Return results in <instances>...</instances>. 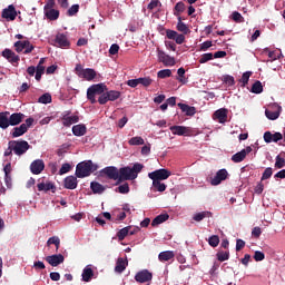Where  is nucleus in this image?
<instances>
[{"instance_id": "obj_1", "label": "nucleus", "mask_w": 285, "mask_h": 285, "mask_svg": "<svg viewBox=\"0 0 285 285\" xmlns=\"http://www.w3.org/2000/svg\"><path fill=\"white\" fill-rule=\"evenodd\" d=\"M144 168V164L135 163L132 167L126 166L119 169L115 166H109L104 168L101 173L105 174L108 179L116 180V186H119L125 181L135 180Z\"/></svg>"}, {"instance_id": "obj_2", "label": "nucleus", "mask_w": 285, "mask_h": 285, "mask_svg": "<svg viewBox=\"0 0 285 285\" xmlns=\"http://www.w3.org/2000/svg\"><path fill=\"white\" fill-rule=\"evenodd\" d=\"M96 170H98V166L92 160H83L76 165V177L82 179L91 176Z\"/></svg>"}, {"instance_id": "obj_3", "label": "nucleus", "mask_w": 285, "mask_h": 285, "mask_svg": "<svg viewBox=\"0 0 285 285\" xmlns=\"http://www.w3.org/2000/svg\"><path fill=\"white\" fill-rule=\"evenodd\" d=\"M108 90L107 86L102 83L92 85L87 89V99L90 104L95 105L97 102L96 96H102Z\"/></svg>"}, {"instance_id": "obj_4", "label": "nucleus", "mask_w": 285, "mask_h": 285, "mask_svg": "<svg viewBox=\"0 0 285 285\" xmlns=\"http://www.w3.org/2000/svg\"><path fill=\"white\" fill-rule=\"evenodd\" d=\"M9 144L13 154L17 156H22L30 150V142H27L26 140H11Z\"/></svg>"}, {"instance_id": "obj_5", "label": "nucleus", "mask_w": 285, "mask_h": 285, "mask_svg": "<svg viewBox=\"0 0 285 285\" xmlns=\"http://www.w3.org/2000/svg\"><path fill=\"white\" fill-rule=\"evenodd\" d=\"M121 96L120 91L118 90H106V92H104L99 99L98 102L100 105H106L108 104V101H116L117 99H119Z\"/></svg>"}, {"instance_id": "obj_6", "label": "nucleus", "mask_w": 285, "mask_h": 285, "mask_svg": "<svg viewBox=\"0 0 285 285\" xmlns=\"http://www.w3.org/2000/svg\"><path fill=\"white\" fill-rule=\"evenodd\" d=\"M171 176V173L168 169H157L148 174V178L153 181L167 180Z\"/></svg>"}, {"instance_id": "obj_7", "label": "nucleus", "mask_w": 285, "mask_h": 285, "mask_svg": "<svg viewBox=\"0 0 285 285\" xmlns=\"http://www.w3.org/2000/svg\"><path fill=\"white\" fill-rule=\"evenodd\" d=\"M53 45L56 47L66 49V48H70L71 42H70L68 36H66L63 33H58V35L55 36Z\"/></svg>"}, {"instance_id": "obj_8", "label": "nucleus", "mask_w": 285, "mask_h": 285, "mask_svg": "<svg viewBox=\"0 0 285 285\" xmlns=\"http://www.w3.org/2000/svg\"><path fill=\"white\" fill-rule=\"evenodd\" d=\"M70 115H71V110H67V111H65V114L61 118L62 125L65 127H71L72 125L79 122V116L78 115H73V116H70Z\"/></svg>"}, {"instance_id": "obj_9", "label": "nucleus", "mask_w": 285, "mask_h": 285, "mask_svg": "<svg viewBox=\"0 0 285 285\" xmlns=\"http://www.w3.org/2000/svg\"><path fill=\"white\" fill-rule=\"evenodd\" d=\"M17 17H18V12L14 4H9L2 11V18L6 19L7 21H14Z\"/></svg>"}, {"instance_id": "obj_10", "label": "nucleus", "mask_w": 285, "mask_h": 285, "mask_svg": "<svg viewBox=\"0 0 285 285\" xmlns=\"http://www.w3.org/2000/svg\"><path fill=\"white\" fill-rule=\"evenodd\" d=\"M158 60L164 63L165 67H173L176 65L175 58L161 50H158Z\"/></svg>"}, {"instance_id": "obj_11", "label": "nucleus", "mask_w": 285, "mask_h": 285, "mask_svg": "<svg viewBox=\"0 0 285 285\" xmlns=\"http://www.w3.org/2000/svg\"><path fill=\"white\" fill-rule=\"evenodd\" d=\"M135 279L140 284L148 283L153 279V273L149 272L148 269L139 271L136 274Z\"/></svg>"}, {"instance_id": "obj_12", "label": "nucleus", "mask_w": 285, "mask_h": 285, "mask_svg": "<svg viewBox=\"0 0 285 285\" xmlns=\"http://www.w3.org/2000/svg\"><path fill=\"white\" fill-rule=\"evenodd\" d=\"M228 177V171L226 169H219L216 173V176L212 178V186H219L223 181H225Z\"/></svg>"}, {"instance_id": "obj_13", "label": "nucleus", "mask_w": 285, "mask_h": 285, "mask_svg": "<svg viewBox=\"0 0 285 285\" xmlns=\"http://www.w3.org/2000/svg\"><path fill=\"white\" fill-rule=\"evenodd\" d=\"M2 57L8 60L9 63H19L20 62V56L17 55L16 52H13L12 50L10 49H4L2 51Z\"/></svg>"}, {"instance_id": "obj_14", "label": "nucleus", "mask_w": 285, "mask_h": 285, "mask_svg": "<svg viewBox=\"0 0 285 285\" xmlns=\"http://www.w3.org/2000/svg\"><path fill=\"white\" fill-rule=\"evenodd\" d=\"M284 138L282 132H275L272 134L271 131H266L265 134H263V139L265 140V142L271 144V142H278L279 140H282Z\"/></svg>"}, {"instance_id": "obj_15", "label": "nucleus", "mask_w": 285, "mask_h": 285, "mask_svg": "<svg viewBox=\"0 0 285 285\" xmlns=\"http://www.w3.org/2000/svg\"><path fill=\"white\" fill-rule=\"evenodd\" d=\"M46 261L52 267H57L65 262V256L62 254H55V255L47 256Z\"/></svg>"}, {"instance_id": "obj_16", "label": "nucleus", "mask_w": 285, "mask_h": 285, "mask_svg": "<svg viewBox=\"0 0 285 285\" xmlns=\"http://www.w3.org/2000/svg\"><path fill=\"white\" fill-rule=\"evenodd\" d=\"M30 170L33 175H40L45 170V163L41 159L33 160L30 164Z\"/></svg>"}, {"instance_id": "obj_17", "label": "nucleus", "mask_w": 285, "mask_h": 285, "mask_svg": "<svg viewBox=\"0 0 285 285\" xmlns=\"http://www.w3.org/2000/svg\"><path fill=\"white\" fill-rule=\"evenodd\" d=\"M169 130H171L173 135H178V136H185L190 132L189 127L179 126V125H174L169 127Z\"/></svg>"}, {"instance_id": "obj_18", "label": "nucleus", "mask_w": 285, "mask_h": 285, "mask_svg": "<svg viewBox=\"0 0 285 285\" xmlns=\"http://www.w3.org/2000/svg\"><path fill=\"white\" fill-rule=\"evenodd\" d=\"M82 281L86 283H90L91 279L95 277V272L91 265H86L81 274Z\"/></svg>"}, {"instance_id": "obj_19", "label": "nucleus", "mask_w": 285, "mask_h": 285, "mask_svg": "<svg viewBox=\"0 0 285 285\" xmlns=\"http://www.w3.org/2000/svg\"><path fill=\"white\" fill-rule=\"evenodd\" d=\"M227 117H228L227 109H225V108H220V109L216 110L213 116V118L215 120H218L219 124H225L227 120Z\"/></svg>"}, {"instance_id": "obj_20", "label": "nucleus", "mask_w": 285, "mask_h": 285, "mask_svg": "<svg viewBox=\"0 0 285 285\" xmlns=\"http://www.w3.org/2000/svg\"><path fill=\"white\" fill-rule=\"evenodd\" d=\"M10 112L9 111H3L0 112V129H8L9 126H11L10 124Z\"/></svg>"}, {"instance_id": "obj_21", "label": "nucleus", "mask_w": 285, "mask_h": 285, "mask_svg": "<svg viewBox=\"0 0 285 285\" xmlns=\"http://www.w3.org/2000/svg\"><path fill=\"white\" fill-rule=\"evenodd\" d=\"M24 117L26 116L22 112H13L9 116V121L13 127L19 126L23 121Z\"/></svg>"}, {"instance_id": "obj_22", "label": "nucleus", "mask_w": 285, "mask_h": 285, "mask_svg": "<svg viewBox=\"0 0 285 285\" xmlns=\"http://www.w3.org/2000/svg\"><path fill=\"white\" fill-rule=\"evenodd\" d=\"M63 187L67 189H76L78 187V179L75 176H68L63 179Z\"/></svg>"}, {"instance_id": "obj_23", "label": "nucleus", "mask_w": 285, "mask_h": 285, "mask_svg": "<svg viewBox=\"0 0 285 285\" xmlns=\"http://www.w3.org/2000/svg\"><path fill=\"white\" fill-rule=\"evenodd\" d=\"M51 190V193H56L57 187L52 181H47V183H39L38 184V191H49Z\"/></svg>"}, {"instance_id": "obj_24", "label": "nucleus", "mask_w": 285, "mask_h": 285, "mask_svg": "<svg viewBox=\"0 0 285 285\" xmlns=\"http://www.w3.org/2000/svg\"><path fill=\"white\" fill-rule=\"evenodd\" d=\"M177 106L180 108L181 112H184L186 117H194L196 114L195 107H190L185 104H178Z\"/></svg>"}, {"instance_id": "obj_25", "label": "nucleus", "mask_w": 285, "mask_h": 285, "mask_svg": "<svg viewBox=\"0 0 285 285\" xmlns=\"http://www.w3.org/2000/svg\"><path fill=\"white\" fill-rule=\"evenodd\" d=\"M45 12V16L46 18L49 20V21H56L59 19L60 17V11L57 10V9H47L43 11Z\"/></svg>"}, {"instance_id": "obj_26", "label": "nucleus", "mask_w": 285, "mask_h": 285, "mask_svg": "<svg viewBox=\"0 0 285 285\" xmlns=\"http://www.w3.org/2000/svg\"><path fill=\"white\" fill-rule=\"evenodd\" d=\"M127 266L128 261L119 257L116 264V268H114V271H116L117 274H122V272L127 269Z\"/></svg>"}, {"instance_id": "obj_27", "label": "nucleus", "mask_w": 285, "mask_h": 285, "mask_svg": "<svg viewBox=\"0 0 285 285\" xmlns=\"http://www.w3.org/2000/svg\"><path fill=\"white\" fill-rule=\"evenodd\" d=\"M174 257H175L174 250H164V252H160L159 255H158V259L161 263L171 261V259H174Z\"/></svg>"}, {"instance_id": "obj_28", "label": "nucleus", "mask_w": 285, "mask_h": 285, "mask_svg": "<svg viewBox=\"0 0 285 285\" xmlns=\"http://www.w3.org/2000/svg\"><path fill=\"white\" fill-rule=\"evenodd\" d=\"M96 77H97V71H95L94 69L87 68L85 69L80 78L85 79L86 81H94Z\"/></svg>"}, {"instance_id": "obj_29", "label": "nucleus", "mask_w": 285, "mask_h": 285, "mask_svg": "<svg viewBox=\"0 0 285 285\" xmlns=\"http://www.w3.org/2000/svg\"><path fill=\"white\" fill-rule=\"evenodd\" d=\"M72 135H76L77 137H81L86 135L87 128L85 125H73L71 128Z\"/></svg>"}, {"instance_id": "obj_30", "label": "nucleus", "mask_w": 285, "mask_h": 285, "mask_svg": "<svg viewBox=\"0 0 285 285\" xmlns=\"http://www.w3.org/2000/svg\"><path fill=\"white\" fill-rule=\"evenodd\" d=\"M90 189L94 194H102L106 191V187H104L98 181H91L90 183Z\"/></svg>"}, {"instance_id": "obj_31", "label": "nucleus", "mask_w": 285, "mask_h": 285, "mask_svg": "<svg viewBox=\"0 0 285 285\" xmlns=\"http://www.w3.org/2000/svg\"><path fill=\"white\" fill-rule=\"evenodd\" d=\"M169 219V214H159L156 216L151 223L154 227L164 224V222H167Z\"/></svg>"}, {"instance_id": "obj_32", "label": "nucleus", "mask_w": 285, "mask_h": 285, "mask_svg": "<svg viewBox=\"0 0 285 285\" xmlns=\"http://www.w3.org/2000/svg\"><path fill=\"white\" fill-rule=\"evenodd\" d=\"M26 46H29V40H18L13 43L17 53H21L26 49Z\"/></svg>"}, {"instance_id": "obj_33", "label": "nucleus", "mask_w": 285, "mask_h": 285, "mask_svg": "<svg viewBox=\"0 0 285 285\" xmlns=\"http://www.w3.org/2000/svg\"><path fill=\"white\" fill-rule=\"evenodd\" d=\"M178 22H177V30L179 32H183L184 35H188L189 33V28L188 26L183 21L181 17H178Z\"/></svg>"}, {"instance_id": "obj_34", "label": "nucleus", "mask_w": 285, "mask_h": 285, "mask_svg": "<svg viewBox=\"0 0 285 285\" xmlns=\"http://www.w3.org/2000/svg\"><path fill=\"white\" fill-rule=\"evenodd\" d=\"M263 90V83L259 80H256L252 86L250 92L255 95H261Z\"/></svg>"}, {"instance_id": "obj_35", "label": "nucleus", "mask_w": 285, "mask_h": 285, "mask_svg": "<svg viewBox=\"0 0 285 285\" xmlns=\"http://www.w3.org/2000/svg\"><path fill=\"white\" fill-rule=\"evenodd\" d=\"M210 217H212V213L210 212H202V213L195 214L193 219L195 222H203L204 219L210 218Z\"/></svg>"}, {"instance_id": "obj_36", "label": "nucleus", "mask_w": 285, "mask_h": 285, "mask_svg": "<svg viewBox=\"0 0 285 285\" xmlns=\"http://www.w3.org/2000/svg\"><path fill=\"white\" fill-rule=\"evenodd\" d=\"M129 229H131V226L119 229V232L117 233L119 242H124V239H126L127 236H129Z\"/></svg>"}, {"instance_id": "obj_37", "label": "nucleus", "mask_w": 285, "mask_h": 285, "mask_svg": "<svg viewBox=\"0 0 285 285\" xmlns=\"http://www.w3.org/2000/svg\"><path fill=\"white\" fill-rule=\"evenodd\" d=\"M282 155L285 156V153H281L278 156L275 158V168L276 169H283L285 168V159L282 158Z\"/></svg>"}, {"instance_id": "obj_38", "label": "nucleus", "mask_w": 285, "mask_h": 285, "mask_svg": "<svg viewBox=\"0 0 285 285\" xmlns=\"http://www.w3.org/2000/svg\"><path fill=\"white\" fill-rule=\"evenodd\" d=\"M265 115H266V117H267L269 120H276V119L279 118L281 111H279V110L266 109Z\"/></svg>"}, {"instance_id": "obj_39", "label": "nucleus", "mask_w": 285, "mask_h": 285, "mask_svg": "<svg viewBox=\"0 0 285 285\" xmlns=\"http://www.w3.org/2000/svg\"><path fill=\"white\" fill-rule=\"evenodd\" d=\"M246 158V153L245 151H238L232 157V161L235 164H239L244 161Z\"/></svg>"}, {"instance_id": "obj_40", "label": "nucleus", "mask_w": 285, "mask_h": 285, "mask_svg": "<svg viewBox=\"0 0 285 285\" xmlns=\"http://www.w3.org/2000/svg\"><path fill=\"white\" fill-rule=\"evenodd\" d=\"M185 10H186V4H185V2H177L176 6H175V12H174V14L178 18V17H180V14H181L183 12H185Z\"/></svg>"}, {"instance_id": "obj_41", "label": "nucleus", "mask_w": 285, "mask_h": 285, "mask_svg": "<svg viewBox=\"0 0 285 285\" xmlns=\"http://www.w3.org/2000/svg\"><path fill=\"white\" fill-rule=\"evenodd\" d=\"M35 124V119L32 117L28 118L26 120V124H22L20 126H18L19 128H21V130L27 134L28 129H30V127H32Z\"/></svg>"}, {"instance_id": "obj_42", "label": "nucleus", "mask_w": 285, "mask_h": 285, "mask_svg": "<svg viewBox=\"0 0 285 285\" xmlns=\"http://www.w3.org/2000/svg\"><path fill=\"white\" fill-rule=\"evenodd\" d=\"M129 146H144L145 139L141 137H134L128 140Z\"/></svg>"}, {"instance_id": "obj_43", "label": "nucleus", "mask_w": 285, "mask_h": 285, "mask_svg": "<svg viewBox=\"0 0 285 285\" xmlns=\"http://www.w3.org/2000/svg\"><path fill=\"white\" fill-rule=\"evenodd\" d=\"M216 257L219 262H226L229 259V250H218Z\"/></svg>"}, {"instance_id": "obj_44", "label": "nucleus", "mask_w": 285, "mask_h": 285, "mask_svg": "<svg viewBox=\"0 0 285 285\" xmlns=\"http://www.w3.org/2000/svg\"><path fill=\"white\" fill-rule=\"evenodd\" d=\"M47 245H55L56 250H59L60 248V238L58 236H52L47 240Z\"/></svg>"}, {"instance_id": "obj_45", "label": "nucleus", "mask_w": 285, "mask_h": 285, "mask_svg": "<svg viewBox=\"0 0 285 285\" xmlns=\"http://www.w3.org/2000/svg\"><path fill=\"white\" fill-rule=\"evenodd\" d=\"M207 243H209V245L215 248L219 246L220 243V237L218 235H213L209 237V239L207 240Z\"/></svg>"}, {"instance_id": "obj_46", "label": "nucleus", "mask_w": 285, "mask_h": 285, "mask_svg": "<svg viewBox=\"0 0 285 285\" xmlns=\"http://www.w3.org/2000/svg\"><path fill=\"white\" fill-rule=\"evenodd\" d=\"M38 102L41 104H51L52 102V96L49 92L43 94L40 98H38Z\"/></svg>"}, {"instance_id": "obj_47", "label": "nucleus", "mask_w": 285, "mask_h": 285, "mask_svg": "<svg viewBox=\"0 0 285 285\" xmlns=\"http://www.w3.org/2000/svg\"><path fill=\"white\" fill-rule=\"evenodd\" d=\"M116 191L119 193V194H122V195L129 194V193H130L129 184H128V183H125V184L120 185V186L116 189Z\"/></svg>"}, {"instance_id": "obj_48", "label": "nucleus", "mask_w": 285, "mask_h": 285, "mask_svg": "<svg viewBox=\"0 0 285 285\" xmlns=\"http://www.w3.org/2000/svg\"><path fill=\"white\" fill-rule=\"evenodd\" d=\"M250 76L252 71L243 72L242 78L239 79V82H242V87H245L248 83Z\"/></svg>"}, {"instance_id": "obj_49", "label": "nucleus", "mask_w": 285, "mask_h": 285, "mask_svg": "<svg viewBox=\"0 0 285 285\" xmlns=\"http://www.w3.org/2000/svg\"><path fill=\"white\" fill-rule=\"evenodd\" d=\"M158 79H166L171 77V70L170 69H164L157 72Z\"/></svg>"}, {"instance_id": "obj_50", "label": "nucleus", "mask_w": 285, "mask_h": 285, "mask_svg": "<svg viewBox=\"0 0 285 285\" xmlns=\"http://www.w3.org/2000/svg\"><path fill=\"white\" fill-rule=\"evenodd\" d=\"M153 186H154V188H156L157 191H160V193H163L167 189V185L161 181H153Z\"/></svg>"}, {"instance_id": "obj_51", "label": "nucleus", "mask_w": 285, "mask_h": 285, "mask_svg": "<svg viewBox=\"0 0 285 285\" xmlns=\"http://www.w3.org/2000/svg\"><path fill=\"white\" fill-rule=\"evenodd\" d=\"M79 9H80V7H79L78 3L72 4V6L68 9L67 16H69V17L76 16V14L79 12Z\"/></svg>"}, {"instance_id": "obj_52", "label": "nucleus", "mask_w": 285, "mask_h": 285, "mask_svg": "<svg viewBox=\"0 0 285 285\" xmlns=\"http://www.w3.org/2000/svg\"><path fill=\"white\" fill-rule=\"evenodd\" d=\"M232 19L236 22V23H244L245 22V18L242 16V13L234 11L232 14Z\"/></svg>"}, {"instance_id": "obj_53", "label": "nucleus", "mask_w": 285, "mask_h": 285, "mask_svg": "<svg viewBox=\"0 0 285 285\" xmlns=\"http://www.w3.org/2000/svg\"><path fill=\"white\" fill-rule=\"evenodd\" d=\"M213 58H214L213 53H203L199 59V63H207V62L212 61Z\"/></svg>"}, {"instance_id": "obj_54", "label": "nucleus", "mask_w": 285, "mask_h": 285, "mask_svg": "<svg viewBox=\"0 0 285 285\" xmlns=\"http://www.w3.org/2000/svg\"><path fill=\"white\" fill-rule=\"evenodd\" d=\"M138 83L144 87H149L153 83V79L150 77L138 78Z\"/></svg>"}, {"instance_id": "obj_55", "label": "nucleus", "mask_w": 285, "mask_h": 285, "mask_svg": "<svg viewBox=\"0 0 285 285\" xmlns=\"http://www.w3.org/2000/svg\"><path fill=\"white\" fill-rule=\"evenodd\" d=\"M272 175H273V169L271 167H267L265 169V171H263V174H262L261 181L269 179L272 177Z\"/></svg>"}, {"instance_id": "obj_56", "label": "nucleus", "mask_w": 285, "mask_h": 285, "mask_svg": "<svg viewBox=\"0 0 285 285\" xmlns=\"http://www.w3.org/2000/svg\"><path fill=\"white\" fill-rule=\"evenodd\" d=\"M22 135H26V132L21 128L14 127L12 129V132H11L12 138H18V137H21Z\"/></svg>"}, {"instance_id": "obj_57", "label": "nucleus", "mask_w": 285, "mask_h": 285, "mask_svg": "<svg viewBox=\"0 0 285 285\" xmlns=\"http://www.w3.org/2000/svg\"><path fill=\"white\" fill-rule=\"evenodd\" d=\"M71 169H72L71 164L65 163V164H62V167H61V169L59 170V174H60V175L67 174V173H69Z\"/></svg>"}, {"instance_id": "obj_58", "label": "nucleus", "mask_w": 285, "mask_h": 285, "mask_svg": "<svg viewBox=\"0 0 285 285\" xmlns=\"http://www.w3.org/2000/svg\"><path fill=\"white\" fill-rule=\"evenodd\" d=\"M253 257L255 262H263L265 259V254L262 250H255Z\"/></svg>"}, {"instance_id": "obj_59", "label": "nucleus", "mask_w": 285, "mask_h": 285, "mask_svg": "<svg viewBox=\"0 0 285 285\" xmlns=\"http://www.w3.org/2000/svg\"><path fill=\"white\" fill-rule=\"evenodd\" d=\"M223 81H224L225 83H227L228 86H234V85H235V79H234V77L230 76V75H225V76H223Z\"/></svg>"}, {"instance_id": "obj_60", "label": "nucleus", "mask_w": 285, "mask_h": 285, "mask_svg": "<svg viewBox=\"0 0 285 285\" xmlns=\"http://www.w3.org/2000/svg\"><path fill=\"white\" fill-rule=\"evenodd\" d=\"M252 236L256 239H259L262 236V228L261 227H254L252 229Z\"/></svg>"}, {"instance_id": "obj_61", "label": "nucleus", "mask_w": 285, "mask_h": 285, "mask_svg": "<svg viewBox=\"0 0 285 285\" xmlns=\"http://www.w3.org/2000/svg\"><path fill=\"white\" fill-rule=\"evenodd\" d=\"M212 46H213V41L212 40L204 41L200 45V51H207Z\"/></svg>"}, {"instance_id": "obj_62", "label": "nucleus", "mask_w": 285, "mask_h": 285, "mask_svg": "<svg viewBox=\"0 0 285 285\" xmlns=\"http://www.w3.org/2000/svg\"><path fill=\"white\" fill-rule=\"evenodd\" d=\"M174 40H175L176 45L181 46V45L185 43L186 37L184 35H178L177 33V36Z\"/></svg>"}, {"instance_id": "obj_63", "label": "nucleus", "mask_w": 285, "mask_h": 285, "mask_svg": "<svg viewBox=\"0 0 285 285\" xmlns=\"http://www.w3.org/2000/svg\"><path fill=\"white\" fill-rule=\"evenodd\" d=\"M55 7H56V2L55 0H48L45 8H43V11L46 10H55Z\"/></svg>"}, {"instance_id": "obj_64", "label": "nucleus", "mask_w": 285, "mask_h": 285, "mask_svg": "<svg viewBox=\"0 0 285 285\" xmlns=\"http://www.w3.org/2000/svg\"><path fill=\"white\" fill-rule=\"evenodd\" d=\"M119 51V46L117 43H114L109 48V55L115 56Z\"/></svg>"}]
</instances>
